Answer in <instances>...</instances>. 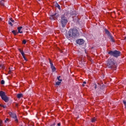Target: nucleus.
<instances>
[{"label":"nucleus","mask_w":126,"mask_h":126,"mask_svg":"<svg viewBox=\"0 0 126 126\" xmlns=\"http://www.w3.org/2000/svg\"><path fill=\"white\" fill-rule=\"evenodd\" d=\"M77 36H79V32L75 28L70 29L67 34L68 38H76Z\"/></svg>","instance_id":"obj_1"},{"label":"nucleus","mask_w":126,"mask_h":126,"mask_svg":"<svg viewBox=\"0 0 126 126\" xmlns=\"http://www.w3.org/2000/svg\"><path fill=\"white\" fill-rule=\"evenodd\" d=\"M107 65L109 68H116V67H117L116 62H115V60L113 59H109L108 60Z\"/></svg>","instance_id":"obj_2"},{"label":"nucleus","mask_w":126,"mask_h":126,"mask_svg":"<svg viewBox=\"0 0 126 126\" xmlns=\"http://www.w3.org/2000/svg\"><path fill=\"white\" fill-rule=\"evenodd\" d=\"M67 22H68V21L67 20V18L64 16V15H63L61 16V20L60 21V23L62 24V27L63 28H64L65 27V26L66 24H67Z\"/></svg>","instance_id":"obj_3"},{"label":"nucleus","mask_w":126,"mask_h":126,"mask_svg":"<svg viewBox=\"0 0 126 126\" xmlns=\"http://www.w3.org/2000/svg\"><path fill=\"white\" fill-rule=\"evenodd\" d=\"M0 97H1V99L3 100L6 103L9 101L8 97L5 95V93L2 91H0Z\"/></svg>","instance_id":"obj_4"},{"label":"nucleus","mask_w":126,"mask_h":126,"mask_svg":"<svg viewBox=\"0 0 126 126\" xmlns=\"http://www.w3.org/2000/svg\"><path fill=\"white\" fill-rule=\"evenodd\" d=\"M108 54L115 58H118V57L121 56V52L117 50L110 51L108 52Z\"/></svg>","instance_id":"obj_5"},{"label":"nucleus","mask_w":126,"mask_h":126,"mask_svg":"<svg viewBox=\"0 0 126 126\" xmlns=\"http://www.w3.org/2000/svg\"><path fill=\"white\" fill-rule=\"evenodd\" d=\"M59 14L55 13L53 15H51L50 19L51 20H56V19H58V18L59 17Z\"/></svg>","instance_id":"obj_6"},{"label":"nucleus","mask_w":126,"mask_h":126,"mask_svg":"<svg viewBox=\"0 0 126 126\" xmlns=\"http://www.w3.org/2000/svg\"><path fill=\"white\" fill-rule=\"evenodd\" d=\"M76 43L79 45H83L84 43V40L83 39H80L76 40Z\"/></svg>","instance_id":"obj_7"},{"label":"nucleus","mask_w":126,"mask_h":126,"mask_svg":"<svg viewBox=\"0 0 126 126\" xmlns=\"http://www.w3.org/2000/svg\"><path fill=\"white\" fill-rule=\"evenodd\" d=\"M9 115L10 116V117H11V118H13V119H14L16 118V117H17L15 113H12L11 112H9Z\"/></svg>","instance_id":"obj_8"},{"label":"nucleus","mask_w":126,"mask_h":126,"mask_svg":"<svg viewBox=\"0 0 126 126\" xmlns=\"http://www.w3.org/2000/svg\"><path fill=\"white\" fill-rule=\"evenodd\" d=\"M22 28V27H18V28H17L18 33H20V34H22V33H23V32L21 31Z\"/></svg>","instance_id":"obj_9"},{"label":"nucleus","mask_w":126,"mask_h":126,"mask_svg":"<svg viewBox=\"0 0 126 126\" xmlns=\"http://www.w3.org/2000/svg\"><path fill=\"white\" fill-rule=\"evenodd\" d=\"M109 37H110V39L112 42H115V39H114V37H113V35H110Z\"/></svg>","instance_id":"obj_10"},{"label":"nucleus","mask_w":126,"mask_h":126,"mask_svg":"<svg viewBox=\"0 0 126 126\" xmlns=\"http://www.w3.org/2000/svg\"><path fill=\"white\" fill-rule=\"evenodd\" d=\"M23 96V94H18L17 95V98H18L19 99H20V98H21V97Z\"/></svg>","instance_id":"obj_11"},{"label":"nucleus","mask_w":126,"mask_h":126,"mask_svg":"<svg viewBox=\"0 0 126 126\" xmlns=\"http://www.w3.org/2000/svg\"><path fill=\"white\" fill-rule=\"evenodd\" d=\"M1 6H4V1L3 0L0 1Z\"/></svg>","instance_id":"obj_12"},{"label":"nucleus","mask_w":126,"mask_h":126,"mask_svg":"<svg viewBox=\"0 0 126 126\" xmlns=\"http://www.w3.org/2000/svg\"><path fill=\"white\" fill-rule=\"evenodd\" d=\"M12 33L15 36L18 33V32H17V31L13 30L12 31Z\"/></svg>","instance_id":"obj_13"},{"label":"nucleus","mask_w":126,"mask_h":126,"mask_svg":"<svg viewBox=\"0 0 126 126\" xmlns=\"http://www.w3.org/2000/svg\"><path fill=\"white\" fill-rule=\"evenodd\" d=\"M15 121L16 124H18V119H17V116H16L14 118H13Z\"/></svg>","instance_id":"obj_14"},{"label":"nucleus","mask_w":126,"mask_h":126,"mask_svg":"<svg viewBox=\"0 0 126 126\" xmlns=\"http://www.w3.org/2000/svg\"><path fill=\"white\" fill-rule=\"evenodd\" d=\"M96 121H97V119H96V118L94 117L92 118V120H91L92 123H95Z\"/></svg>","instance_id":"obj_15"},{"label":"nucleus","mask_w":126,"mask_h":126,"mask_svg":"<svg viewBox=\"0 0 126 126\" xmlns=\"http://www.w3.org/2000/svg\"><path fill=\"white\" fill-rule=\"evenodd\" d=\"M105 33L109 36H110V35H111V33H110V32H109V31H108L107 30H105Z\"/></svg>","instance_id":"obj_16"},{"label":"nucleus","mask_w":126,"mask_h":126,"mask_svg":"<svg viewBox=\"0 0 126 126\" xmlns=\"http://www.w3.org/2000/svg\"><path fill=\"white\" fill-rule=\"evenodd\" d=\"M49 63H50L51 67H53L54 66V64H53V63H52V61L51 60V59H49Z\"/></svg>","instance_id":"obj_17"},{"label":"nucleus","mask_w":126,"mask_h":126,"mask_svg":"<svg viewBox=\"0 0 126 126\" xmlns=\"http://www.w3.org/2000/svg\"><path fill=\"white\" fill-rule=\"evenodd\" d=\"M51 68L53 72H54V71H56V67H55V66H54L53 67H51Z\"/></svg>","instance_id":"obj_18"},{"label":"nucleus","mask_w":126,"mask_h":126,"mask_svg":"<svg viewBox=\"0 0 126 126\" xmlns=\"http://www.w3.org/2000/svg\"><path fill=\"white\" fill-rule=\"evenodd\" d=\"M55 6L56 7H57L58 9H61V6H60V5H59V4L56 3Z\"/></svg>","instance_id":"obj_19"},{"label":"nucleus","mask_w":126,"mask_h":126,"mask_svg":"<svg viewBox=\"0 0 126 126\" xmlns=\"http://www.w3.org/2000/svg\"><path fill=\"white\" fill-rule=\"evenodd\" d=\"M19 51L20 53H21V55H24V52H23V50H21V49H19Z\"/></svg>","instance_id":"obj_20"},{"label":"nucleus","mask_w":126,"mask_h":126,"mask_svg":"<svg viewBox=\"0 0 126 126\" xmlns=\"http://www.w3.org/2000/svg\"><path fill=\"white\" fill-rule=\"evenodd\" d=\"M62 83V81H59V82H57L56 83V85H60V84H61Z\"/></svg>","instance_id":"obj_21"},{"label":"nucleus","mask_w":126,"mask_h":126,"mask_svg":"<svg viewBox=\"0 0 126 126\" xmlns=\"http://www.w3.org/2000/svg\"><path fill=\"white\" fill-rule=\"evenodd\" d=\"M0 126H3V124H2V120H0Z\"/></svg>","instance_id":"obj_22"},{"label":"nucleus","mask_w":126,"mask_h":126,"mask_svg":"<svg viewBox=\"0 0 126 126\" xmlns=\"http://www.w3.org/2000/svg\"><path fill=\"white\" fill-rule=\"evenodd\" d=\"M25 54H23L22 56H23V59H24L25 61H27V59H26V57H25Z\"/></svg>","instance_id":"obj_23"},{"label":"nucleus","mask_w":126,"mask_h":126,"mask_svg":"<svg viewBox=\"0 0 126 126\" xmlns=\"http://www.w3.org/2000/svg\"><path fill=\"white\" fill-rule=\"evenodd\" d=\"M60 78H61V76L57 77V79L59 81H63V80L60 79Z\"/></svg>","instance_id":"obj_24"},{"label":"nucleus","mask_w":126,"mask_h":126,"mask_svg":"<svg viewBox=\"0 0 126 126\" xmlns=\"http://www.w3.org/2000/svg\"><path fill=\"white\" fill-rule=\"evenodd\" d=\"M0 68H2V69H4V66L3 65H0Z\"/></svg>","instance_id":"obj_25"},{"label":"nucleus","mask_w":126,"mask_h":126,"mask_svg":"<svg viewBox=\"0 0 126 126\" xmlns=\"http://www.w3.org/2000/svg\"><path fill=\"white\" fill-rule=\"evenodd\" d=\"M123 103H124V105L125 106V108L126 109V100H124L123 101Z\"/></svg>","instance_id":"obj_26"},{"label":"nucleus","mask_w":126,"mask_h":126,"mask_svg":"<svg viewBox=\"0 0 126 126\" xmlns=\"http://www.w3.org/2000/svg\"><path fill=\"white\" fill-rule=\"evenodd\" d=\"M23 44H24V45H25V44H26V40L24 39L23 40Z\"/></svg>","instance_id":"obj_27"},{"label":"nucleus","mask_w":126,"mask_h":126,"mask_svg":"<svg viewBox=\"0 0 126 126\" xmlns=\"http://www.w3.org/2000/svg\"><path fill=\"white\" fill-rule=\"evenodd\" d=\"M1 84H2V85L4 84V80H2L1 81Z\"/></svg>","instance_id":"obj_28"},{"label":"nucleus","mask_w":126,"mask_h":126,"mask_svg":"<svg viewBox=\"0 0 126 126\" xmlns=\"http://www.w3.org/2000/svg\"><path fill=\"white\" fill-rule=\"evenodd\" d=\"M0 107H2V108H4V109H5V108H6V106L5 105H1Z\"/></svg>","instance_id":"obj_29"},{"label":"nucleus","mask_w":126,"mask_h":126,"mask_svg":"<svg viewBox=\"0 0 126 126\" xmlns=\"http://www.w3.org/2000/svg\"><path fill=\"white\" fill-rule=\"evenodd\" d=\"M8 24L9 25H11V26H12V23H11V22H10V21H9V22H8Z\"/></svg>","instance_id":"obj_30"},{"label":"nucleus","mask_w":126,"mask_h":126,"mask_svg":"<svg viewBox=\"0 0 126 126\" xmlns=\"http://www.w3.org/2000/svg\"><path fill=\"white\" fill-rule=\"evenodd\" d=\"M75 13H76L75 11H73V13H71V15H75Z\"/></svg>","instance_id":"obj_31"},{"label":"nucleus","mask_w":126,"mask_h":126,"mask_svg":"<svg viewBox=\"0 0 126 126\" xmlns=\"http://www.w3.org/2000/svg\"><path fill=\"white\" fill-rule=\"evenodd\" d=\"M9 121V119H8V118H7V119H6V120L5 121V123H7V122H8Z\"/></svg>","instance_id":"obj_32"},{"label":"nucleus","mask_w":126,"mask_h":126,"mask_svg":"<svg viewBox=\"0 0 126 126\" xmlns=\"http://www.w3.org/2000/svg\"><path fill=\"white\" fill-rule=\"evenodd\" d=\"M56 126V123H54L53 125H52L51 126Z\"/></svg>","instance_id":"obj_33"},{"label":"nucleus","mask_w":126,"mask_h":126,"mask_svg":"<svg viewBox=\"0 0 126 126\" xmlns=\"http://www.w3.org/2000/svg\"><path fill=\"white\" fill-rule=\"evenodd\" d=\"M58 126H61V123H58L57 125Z\"/></svg>","instance_id":"obj_34"},{"label":"nucleus","mask_w":126,"mask_h":126,"mask_svg":"<svg viewBox=\"0 0 126 126\" xmlns=\"http://www.w3.org/2000/svg\"><path fill=\"white\" fill-rule=\"evenodd\" d=\"M11 22H14V20H12V19H11Z\"/></svg>","instance_id":"obj_35"},{"label":"nucleus","mask_w":126,"mask_h":126,"mask_svg":"<svg viewBox=\"0 0 126 126\" xmlns=\"http://www.w3.org/2000/svg\"><path fill=\"white\" fill-rule=\"evenodd\" d=\"M83 84H86V82L85 81L83 82Z\"/></svg>","instance_id":"obj_36"},{"label":"nucleus","mask_w":126,"mask_h":126,"mask_svg":"<svg viewBox=\"0 0 126 126\" xmlns=\"http://www.w3.org/2000/svg\"><path fill=\"white\" fill-rule=\"evenodd\" d=\"M84 84H82V86H83V87H84V86H85Z\"/></svg>","instance_id":"obj_37"},{"label":"nucleus","mask_w":126,"mask_h":126,"mask_svg":"<svg viewBox=\"0 0 126 126\" xmlns=\"http://www.w3.org/2000/svg\"><path fill=\"white\" fill-rule=\"evenodd\" d=\"M96 88H97V86L95 85V89H96Z\"/></svg>","instance_id":"obj_38"},{"label":"nucleus","mask_w":126,"mask_h":126,"mask_svg":"<svg viewBox=\"0 0 126 126\" xmlns=\"http://www.w3.org/2000/svg\"><path fill=\"white\" fill-rule=\"evenodd\" d=\"M125 40L126 41V36L125 37Z\"/></svg>","instance_id":"obj_39"},{"label":"nucleus","mask_w":126,"mask_h":126,"mask_svg":"<svg viewBox=\"0 0 126 126\" xmlns=\"http://www.w3.org/2000/svg\"><path fill=\"white\" fill-rule=\"evenodd\" d=\"M0 20L2 21V20H1V18H0Z\"/></svg>","instance_id":"obj_40"},{"label":"nucleus","mask_w":126,"mask_h":126,"mask_svg":"<svg viewBox=\"0 0 126 126\" xmlns=\"http://www.w3.org/2000/svg\"><path fill=\"white\" fill-rule=\"evenodd\" d=\"M0 106H1V104H0Z\"/></svg>","instance_id":"obj_41"},{"label":"nucleus","mask_w":126,"mask_h":126,"mask_svg":"<svg viewBox=\"0 0 126 126\" xmlns=\"http://www.w3.org/2000/svg\"><path fill=\"white\" fill-rule=\"evenodd\" d=\"M39 1L41 0H38Z\"/></svg>","instance_id":"obj_42"},{"label":"nucleus","mask_w":126,"mask_h":126,"mask_svg":"<svg viewBox=\"0 0 126 126\" xmlns=\"http://www.w3.org/2000/svg\"><path fill=\"white\" fill-rule=\"evenodd\" d=\"M16 106H17V104H16Z\"/></svg>","instance_id":"obj_43"}]
</instances>
